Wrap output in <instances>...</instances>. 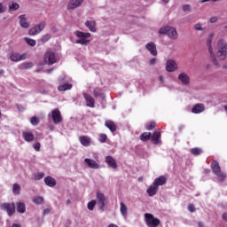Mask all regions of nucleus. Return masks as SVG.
<instances>
[{
	"label": "nucleus",
	"instance_id": "f257e3e1",
	"mask_svg": "<svg viewBox=\"0 0 227 227\" xmlns=\"http://www.w3.org/2000/svg\"><path fill=\"white\" fill-rule=\"evenodd\" d=\"M160 35H167L170 40H177L178 39V32H176V28L166 26L162 27L159 30Z\"/></svg>",
	"mask_w": 227,
	"mask_h": 227
},
{
	"label": "nucleus",
	"instance_id": "f03ea898",
	"mask_svg": "<svg viewBox=\"0 0 227 227\" xmlns=\"http://www.w3.org/2000/svg\"><path fill=\"white\" fill-rule=\"evenodd\" d=\"M74 35L79 38L75 41V43H79L80 45H88L90 43V40H88V38L91 36V34L76 31L74 32Z\"/></svg>",
	"mask_w": 227,
	"mask_h": 227
},
{
	"label": "nucleus",
	"instance_id": "7ed1b4c3",
	"mask_svg": "<svg viewBox=\"0 0 227 227\" xmlns=\"http://www.w3.org/2000/svg\"><path fill=\"white\" fill-rule=\"evenodd\" d=\"M212 40H214V33L209 34V36L207 41V45L208 47V52L210 54L211 61L215 67H219V62L215 59V54L214 53V49L212 48Z\"/></svg>",
	"mask_w": 227,
	"mask_h": 227
},
{
	"label": "nucleus",
	"instance_id": "20e7f679",
	"mask_svg": "<svg viewBox=\"0 0 227 227\" xmlns=\"http://www.w3.org/2000/svg\"><path fill=\"white\" fill-rule=\"evenodd\" d=\"M145 223L148 227H157L160 224V220L153 216V214L145 213Z\"/></svg>",
	"mask_w": 227,
	"mask_h": 227
},
{
	"label": "nucleus",
	"instance_id": "39448f33",
	"mask_svg": "<svg viewBox=\"0 0 227 227\" xmlns=\"http://www.w3.org/2000/svg\"><path fill=\"white\" fill-rule=\"evenodd\" d=\"M96 198L100 212H104L106 210V201L107 200L106 199V195H104V193L100 192H98L96 194Z\"/></svg>",
	"mask_w": 227,
	"mask_h": 227
},
{
	"label": "nucleus",
	"instance_id": "423d86ee",
	"mask_svg": "<svg viewBox=\"0 0 227 227\" xmlns=\"http://www.w3.org/2000/svg\"><path fill=\"white\" fill-rule=\"evenodd\" d=\"M1 210H4V212H7V215L12 217V215L15 214V203L5 202L1 205Z\"/></svg>",
	"mask_w": 227,
	"mask_h": 227
},
{
	"label": "nucleus",
	"instance_id": "0eeeda50",
	"mask_svg": "<svg viewBox=\"0 0 227 227\" xmlns=\"http://www.w3.org/2000/svg\"><path fill=\"white\" fill-rule=\"evenodd\" d=\"M45 29V22L43 21L39 23L38 25H35L34 27L30 28L28 31V35L30 36H36V35H39V33H42Z\"/></svg>",
	"mask_w": 227,
	"mask_h": 227
},
{
	"label": "nucleus",
	"instance_id": "6e6552de",
	"mask_svg": "<svg viewBox=\"0 0 227 227\" xmlns=\"http://www.w3.org/2000/svg\"><path fill=\"white\" fill-rule=\"evenodd\" d=\"M44 62L47 65H54V63H56L57 59H56V54H54L53 51H47L44 53Z\"/></svg>",
	"mask_w": 227,
	"mask_h": 227
},
{
	"label": "nucleus",
	"instance_id": "1a4fd4ad",
	"mask_svg": "<svg viewBox=\"0 0 227 227\" xmlns=\"http://www.w3.org/2000/svg\"><path fill=\"white\" fill-rule=\"evenodd\" d=\"M51 118L55 125H58L59 123H61V121H63V117L61 116V112L59 111V109H54L51 111Z\"/></svg>",
	"mask_w": 227,
	"mask_h": 227
},
{
	"label": "nucleus",
	"instance_id": "9d476101",
	"mask_svg": "<svg viewBox=\"0 0 227 227\" xmlns=\"http://www.w3.org/2000/svg\"><path fill=\"white\" fill-rule=\"evenodd\" d=\"M178 68V64L174 59H168L166 62V70L167 72H176Z\"/></svg>",
	"mask_w": 227,
	"mask_h": 227
},
{
	"label": "nucleus",
	"instance_id": "9b49d317",
	"mask_svg": "<svg viewBox=\"0 0 227 227\" xmlns=\"http://www.w3.org/2000/svg\"><path fill=\"white\" fill-rule=\"evenodd\" d=\"M178 80L182 82L184 86H189V84H191V78L189 77V74L185 73L179 74Z\"/></svg>",
	"mask_w": 227,
	"mask_h": 227
},
{
	"label": "nucleus",
	"instance_id": "f8f14e48",
	"mask_svg": "<svg viewBox=\"0 0 227 227\" xmlns=\"http://www.w3.org/2000/svg\"><path fill=\"white\" fill-rule=\"evenodd\" d=\"M84 3V0H71L67 6V10H75L76 8H79L81 4Z\"/></svg>",
	"mask_w": 227,
	"mask_h": 227
},
{
	"label": "nucleus",
	"instance_id": "ddd939ff",
	"mask_svg": "<svg viewBox=\"0 0 227 227\" xmlns=\"http://www.w3.org/2000/svg\"><path fill=\"white\" fill-rule=\"evenodd\" d=\"M106 163L107 164L108 168H111L112 169H118V163H116V160H114L113 156H106Z\"/></svg>",
	"mask_w": 227,
	"mask_h": 227
},
{
	"label": "nucleus",
	"instance_id": "4468645a",
	"mask_svg": "<svg viewBox=\"0 0 227 227\" xmlns=\"http://www.w3.org/2000/svg\"><path fill=\"white\" fill-rule=\"evenodd\" d=\"M84 162L90 169H98L100 168V165L92 159L85 158Z\"/></svg>",
	"mask_w": 227,
	"mask_h": 227
},
{
	"label": "nucleus",
	"instance_id": "2eb2a0df",
	"mask_svg": "<svg viewBox=\"0 0 227 227\" xmlns=\"http://www.w3.org/2000/svg\"><path fill=\"white\" fill-rule=\"evenodd\" d=\"M155 186L160 187L162 185H166L168 184V178L164 176H160L159 177L155 178L153 183Z\"/></svg>",
	"mask_w": 227,
	"mask_h": 227
},
{
	"label": "nucleus",
	"instance_id": "dca6fc26",
	"mask_svg": "<svg viewBox=\"0 0 227 227\" xmlns=\"http://www.w3.org/2000/svg\"><path fill=\"white\" fill-rule=\"evenodd\" d=\"M83 97L85 98L87 107H95V99L93 98V97H91V95L88 93H83Z\"/></svg>",
	"mask_w": 227,
	"mask_h": 227
},
{
	"label": "nucleus",
	"instance_id": "f3484780",
	"mask_svg": "<svg viewBox=\"0 0 227 227\" xmlns=\"http://www.w3.org/2000/svg\"><path fill=\"white\" fill-rule=\"evenodd\" d=\"M145 49L151 52L152 56H157V45L155 43L150 42L145 45Z\"/></svg>",
	"mask_w": 227,
	"mask_h": 227
},
{
	"label": "nucleus",
	"instance_id": "a211bd4d",
	"mask_svg": "<svg viewBox=\"0 0 227 227\" xmlns=\"http://www.w3.org/2000/svg\"><path fill=\"white\" fill-rule=\"evenodd\" d=\"M22 137L27 143L35 141V135L30 131H23Z\"/></svg>",
	"mask_w": 227,
	"mask_h": 227
},
{
	"label": "nucleus",
	"instance_id": "6ab92c4d",
	"mask_svg": "<svg viewBox=\"0 0 227 227\" xmlns=\"http://www.w3.org/2000/svg\"><path fill=\"white\" fill-rule=\"evenodd\" d=\"M19 19L20 27H23V29H27V27H29V23L27 22V18L26 17V15H20Z\"/></svg>",
	"mask_w": 227,
	"mask_h": 227
},
{
	"label": "nucleus",
	"instance_id": "aec40b11",
	"mask_svg": "<svg viewBox=\"0 0 227 227\" xmlns=\"http://www.w3.org/2000/svg\"><path fill=\"white\" fill-rule=\"evenodd\" d=\"M203 111H205V105L203 104H196L192 108V113H193V114H200V113H203Z\"/></svg>",
	"mask_w": 227,
	"mask_h": 227
},
{
	"label": "nucleus",
	"instance_id": "412c9836",
	"mask_svg": "<svg viewBox=\"0 0 227 227\" xmlns=\"http://www.w3.org/2000/svg\"><path fill=\"white\" fill-rule=\"evenodd\" d=\"M211 169L214 175H219V173H221V166H219V162L217 160L212 161Z\"/></svg>",
	"mask_w": 227,
	"mask_h": 227
},
{
	"label": "nucleus",
	"instance_id": "4be33fe9",
	"mask_svg": "<svg viewBox=\"0 0 227 227\" xmlns=\"http://www.w3.org/2000/svg\"><path fill=\"white\" fill-rule=\"evenodd\" d=\"M86 27H88L89 31H91V33H95L97 31V22L95 20H87L85 22Z\"/></svg>",
	"mask_w": 227,
	"mask_h": 227
},
{
	"label": "nucleus",
	"instance_id": "5701e85b",
	"mask_svg": "<svg viewBox=\"0 0 227 227\" xmlns=\"http://www.w3.org/2000/svg\"><path fill=\"white\" fill-rule=\"evenodd\" d=\"M157 191H159V187H157L153 183L152 185L149 186V188L147 189L146 192L148 194V196H150L151 198L155 196V194H157Z\"/></svg>",
	"mask_w": 227,
	"mask_h": 227
},
{
	"label": "nucleus",
	"instance_id": "b1692460",
	"mask_svg": "<svg viewBox=\"0 0 227 227\" xmlns=\"http://www.w3.org/2000/svg\"><path fill=\"white\" fill-rule=\"evenodd\" d=\"M79 141L81 143V145H82V146H90V145H91V138H90L89 137L86 136H82L79 137Z\"/></svg>",
	"mask_w": 227,
	"mask_h": 227
},
{
	"label": "nucleus",
	"instance_id": "393cba45",
	"mask_svg": "<svg viewBox=\"0 0 227 227\" xmlns=\"http://www.w3.org/2000/svg\"><path fill=\"white\" fill-rule=\"evenodd\" d=\"M44 184L45 185H48V187H56V179H54L52 176H47L44 178Z\"/></svg>",
	"mask_w": 227,
	"mask_h": 227
},
{
	"label": "nucleus",
	"instance_id": "a878e982",
	"mask_svg": "<svg viewBox=\"0 0 227 227\" xmlns=\"http://www.w3.org/2000/svg\"><path fill=\"white\" fill-rule=\"evenodd\" d=\"M16 210L19 214L26 213V204L24 202H17L16 203Z\"/></svg>",
	"mask_w": 227,
	"mask_h": 227
},
{
	"label": "nucleus",
	"instance_id": "bb28decb",
	"mask_svg": "<svg viewBox=\"0 0 227 227\" xmlns=\"http://www.w3.org/2000/svg\"><path fill=\"white\" fill-rule=\"evenodd\" d=\"M105 125L112 132H116V124L113 121H106Z\"/></svg>",
	"mask_w": 227,
	"mask_h": 227
},
{
	"label": "nucleus",
	"instance_id": "cd10ccee",
	"mask_svg": "<svg viewBox=\"0 0 227 227\" xmlns=\"http://www.w3.org/2000/svg\"><path fill=\"white\" fill-rule=\"evenodd\" d=\"M217 47H218V50H220V51H227L226 41H224V39L218 40Z\"/></svg>",
	"mask_w": 227,
	"mask_h": 227
},
{
	"label": "nucleus",
	"instance_id": "c85d7f7f",
	"mask_svg": "<svg viewBox=\"0 0 227 227\" xmlns=\"http://www.w3.org/2000/svg\"><path fill=\"white\" fill-rule=\"evenodd\" d=\"M151 137H152L151 132H144L140 135V141L146 143V141H150Z\"/></svg>",
	"mask_w": 227,
	"mask_h": 227
},
{
	"label": "nucleus",
	"instance_id": "c756f323",
	"mask_svg": "<svg viewBox=\"0 0 227 227\" xmlns=\"http://www.w3.org/2000/svg\"><path fill=\"white\" fill-rule=\"evenodd\" d=\"M152 141H154V145H159L160 139V132L155 131L153 136H151Z\"/></svg>",
	"mask_w": 227,
	"mask_h": 227
},
{
	"label": "nucleus",
	"instance_id": "7c9ffc66",
	"mask_svg": "<svg viewBox=\"0 0 227 227\" xmlns=\"http://www.w3.org/2000/svg\"><path fill=\"white\" fill-rule=\"evenodd\" d=\"M20 184L15 183L12 184V194H14V196H19L20 194Z\"/></svg>",
	"mask_w": 227,
	"mask_h": 227
},
{
	"label": "nucleus",
	"instance_id": "2f4dec72",
	"mask_svg": "<svg viewBox=\"0 0 227 227\" xmlns=\"http://www.w3.org/2000/svg\"><path fill=\"white\" fill-rule=\"evenodd\" d=\"M58 90L59 91H68L69 90H72V84L65 83L62 85H59Z\"/></svg>",
	"mask_w": 227,
	"mask_h": 227
},
{
	"label": "nucleus",
	"instance_id": "473e14b6",
	"mask_svg": "<svg viewBox=\"0 0 227 227\" xmlns=\"http://www.w3.org/2000/svg\"><path fill=\"white\" fill-rule=\"evenodd\" d=\"M120 205H121L120 210H121V215H123V217H127L128 210H129V208L127 207V205H125V203L123 202H121Z\"/></svg>",
	"mask_w": 227,
	"mask_h": 227
},
{
	"label": "nucleus",
	"instance_id": "72a5a7b5",
	"mask_svg": "<svg viewBox=\"0 0 227 227\" xmlns=\"http://www.w3.org/2000/svg\"><path fill=\"white\" fill-rule=\"evenodd\" d=\"M217 56H218V58H220L222 59V61H224V59H226L227 51L218 50Z\"/></svg>",
	"mask_w": 227,
	"mask_h": 227
},
{
	"label": "nucleus",
	"instance_id": "f704fd0d",
	"mask_svg": "<svg viewBox=\"0 0 227 227\" xmlns=\"http://www.w3.org/2000/svg\"><path fill=\"white\" fill-rule=\"evenodd\" d=\"M191 153L195 156L201 155V153H203V150H201V148L199 147H194L191 149Z\"/></svg>",
	"mask_w": 227,
	"mask_h": 227
},
{
	"label": "nucleus",
	"instance_id": "c9c22d12",
	"mask_svg": "<svg viewBox=\"0 0 227 227\" xmlns=\"http://www.w3.org/2000/svg\"><path fill=\"white\" fill-rule=\"evenodd\" d=\"M20 8V5L17 3L9 4V12H17Z\"/></svg>",
	"mask_w": 227,
	"mask_h": 227
},
{
	"label": "nucleus",
	"instance_id": "e433bc0d",
	"mask_svg": "<svg viewBox=\"0 0 227 227\" xmlns=\"http://www.w3.org/2000/svg\"><path fill=\"white\" fill-rule=\"evenodd\" d=\"M24 40L26 43H27V45H29L30 47H35V45H36V41L34 39H31L29 37H24Z\"/></svg>",
	"mask_w": 227,
	"mask_h": 227
},
{
	"label": "nucleus",
	"instance_id": "4c0bfd02",
	"mask_svg": "<svg viewBox=\"0 0 227 227\" xmlns=\"http://www.w3.org/2000/svg\"><path fill=\"white\" fill-rule=\"evenodd\" d=\"M215 176H217V178L221 181V182H224L227 178V175L226 173L223 172H219L218 174H215Z\"/></svg>",
	"mask_w": 227,
	"mask_h": 227
},
{
	"label": "nucleus",
	"instance_id": "58836bf2",
	"mask_svg": "<svg viewBox=\"0 0 227 227\" xmlns=\"http://www.w3.org/2000/svg\"><path fill=\"white\" fill-rule=\"evenodd\" d=\"M33 202L35 205H42L43 203V197H40V196L35 197L33 199Z\"/></svg>",
	"mask_w": 227,
	"mask_h": 227
},
{
	"label": "nucleus",
	"instance_id": "ea45409f",
	"mask_svg": "<svg viewBox=\"0 0 227 227\" xmlns=\"http://www.w3.org/2000/svg\"><path fill=\"white\" fill-rule=\"evenodd\" d=\"M30 123L34 127H36V125H38V123H40V119L38 117H36V116H33L30 119Z\"/></svg>",
	"mask_w": 227,
	"mask_h": 227
},
{
	"label": "nucleus",
	"instance_id": "a19ab883",
	"mask_svg": "<svg viewBox=\"0 0 227 227\" xmlns=\"http://www.w3.org/2000/svg\"><path fill=\"white\" fill-rule=\"evenodd\" d=\"M95 205H97V200H93L90 201L87 205L88 210H93V208H95Z\"/></svg>",
	"mask_w": 227,
	"mask_h": 227
},
{
	"label": "nucleus",
	"instance_id": "79ce46f5",
	"mask_svg": "<svg viewBox=\"0 0 227 227\" xmlns=\"http://www.w3.org/2000/svg\"><path fill=\"white\" fill-rule=\"evenodd\" d=\"M51 34L43 35L41 37V42H42L43 43H47L48 41L51 40Z\"/></svg>",
	"mask_w": 227,
	"mask_h": 227
},
{
	"label": "nucleus",
	"instance_id": "37998d69",
	"mask_svg": "<svg viewBox=\"0 0 227 227\" xmlns=\"http://www.w3.org/2000/svg\"><path fill=\"white\" fill-rule=\"evenodd\" d=\"M21 67L24 70H28L29 68H33V63L32 62H25L21 65Z\"/></svg>",
	"mask_w": 227,
	"mask_h": 227
},
{
	"label": "nucleus",
	"instance_id": "c03bdc74",
	"mask_svg": "<svg viewBox=\"0 0 227 227\" xmlns=\"http://www.w3.org/2000/svg\"><path fill=\"white\" fill-rule=\"evenodd\" d=\"M11 60H12L14 62L20 61V54L19 53H12V54H11Z\"/></svg>",
	"mask_w": 227,
	"mask_h": 227
},
{
	"label": "nucleus",
	"instance_id": "a18cd8bd",
	"mask_svg": "<svg viewBox=\"0 0 227 227\" xmlns=\"http://www.w3.org/2000/svg\"><path fill=\"white\" fill-rule=\"evenodd\" d=\"M99 143H106L107 141V135L106 134H100L98 137Z\"/></svg>",
	"mask_w": 227,
	"mask_h": 227
},
{
	"label": "nucleus",
	"instance_id": "49530a36",
	"mask_svg": "<svg viewBox=\"0 0 227 227\" xmlns=\"http://www.w3.org/2000/svg\"><path fill=\"white\" fill-rule=\"evenodd\" d=\"M45 174L43 172H39L36 175H35V180H42Z\"/></svg>",
	"mask_w": 227,
	"mask_h": 227
},
{
	"label": "nucleus",
	"instance_id": "de8ad7c7",
	"mask_svg": "<svg viewBox=\"0 0 227 227\" xmlns=\"http://www.w3.org/2000/svg\"><path fill=\"white\" fill-rule=\"evenodd\" d=\"M154 127H155V122H150L149 124H146L145 129L147 130H153Z\"/></svg>",
	"mask_w": 227,
	"mask_h": 227
},
{
	"label": "nucleus",
	"instance_id": "09e8293b",
	"mask_svg": "<svg viewBox=\"0 0 227 227\" xmlns=\"http://www.w3.org/2000/svg\"><path fill=\"white\" fill-rule=\"evenodd\" d=\"M41 146L42 145L39 142H36L35 144L33 145V148L35 150V152H40Z\"/></svg>",
	"mask_w": 227,
	"mask_h": 227
},
{
	"label": "nucleus",
	"instance_id": "8fccbe9b",
	"mask_svg": "<svg viewBox=\"0 0 227 227\" xmlns=\"http://www.w3.org/2000/svg\"><path fill=\"white\" fill-rule=\"evenodd\" d=\"M193 29H195V31H203V28L201 27V24L197 23L193 26Z\"/></svg>",
	"mask_w": 227,
	"mask_h": 227
},
{
	"label": "nucleus",
	"instance_id": "3c124183",
	"mask_svg": "<svg viewBox=\"0 0 227 227\" xmlns=\"http://www.w3.org/2000/svg\"><path fill=\"white\" fill-rule=\"evenodd\" d=\"M188 210L189 212H196V207H194V204H189L188 205Z\"/></svg>",
	"mask_w": 227,
	"mask_h": 227
},
{
	"label": "nucleus",
	"instance_id": "603ef678",
	"mask_svg": "<svg viewBox=\"0 0 227 227\" xmlns=\"http://www.w3.org/2000/svg\"><path fill=\"white\" fill-rule=\"evenodd\" d=\"M183 12H191V5L189 4L183 5Z\"/></svg>",
	"mask_w": 227,
	"mask_h": 227
},
{
	"label": "nucleus",
	"instance_id": "864d4df0",
	"mask_svg": "<svg viewBox=\"0 0 227 227\" xmlns=\"http://www.w3.org/2000/svg\"><path fill=\"white\" fill-rule=\"evenodd\" d=\"M217 20H219V18H217L215 16L209 19V22L211 24H215V22H217Z\"/></svg>",
	"mask_w": 227,
	"mask_h": 227
},
{
	"label": "nucleus",
	"instance_id": "5fc2aeb1",
	"mask_svg": "<svg viewBox=\"0 0 227 227\" xmlns=\"http://www.w3.org/2000/svg\"><path fill=\"white\" fill-rule=\"evenodd\" d=\"M51 214V208H45L43 212V215H49Z\"/></svg>",
	"mask_w": 227,
	"mask_h": 227
},
{
	"label": "nucleus",
	"instance_id": "6e6d98bb",
	"mask_svg": "<svg viewBox=\"0 0 227 227\" xmlns=\"http://www.w3.org/2000/svg\"><path fill=\"white\" fill-rule=\"evenodd\" d=\"M6 12V9L3 6V4L0 3V13H4Z\"/></svg>",
	"mask_w": 227,
	"mask_h": 227
},
{
	"label": "nucleus",
	"instance_id": "4d7b16f0",
	"mask_svg": "<svg viewBox=\"0 0 227 227\" xmlns=\"http://www.w3.org/2000/svg\"><path fill=\"white\" fill-rule=\"evenodd\" d=\"M94 97H99L100 93L98 92V89H94Z\"/></svg>",
	"mask_w": 227,
	"mask_h": 227
},
{
	"label": "nucleus",
	"instance_id": "13d9d810",
	"mask_svg": "<svg viewBox=\"0 0 227 227\" xmlns=\"http://www.w3.org/2000/svg\"><path fill=\"white\" fill-rule=\"evenodd\" d=\"M24 59H26V54L25 53L20 55V61H24Z\"/></svg>",
	"mask_w": 227,
	"mask_h": 227
},
{
	"label": "nucleus",
	"instance_id": "bf43d9fd",
	"mask_svg": "<svg viewBox=\"0 0 227 227\" xmlns=\"http://www.w3.org/2000/svg\"><path fill=\"white\" fill-rule=\"evenodd\" d=\"M150 65H155V63H157V59L153 58L150 60Z\"/></svg>",
	"mask_w": 227,
	"mask_h": 227
},
{
	"label": "nucleus",
	"instance_id": "052dcab7",
	"mask_svg": "<svg viewBox=\"0 0 227 227\" xmlns=\"http://www.w3.org/2000/svg\"><path fill=\"white\" fill-rule=\"evenodd\" d=\"M222 217H223V220L227 223V213H223Z\"/></svg>",
	"mask_w": 227,
	"mask_h": 227
},
{
	"label": "nucleus",
	"instance_id": "680f3d73",
	"mask_svg": "<svg viewBox=\"0 0 227 227\" xmlns=\"http://www.w3.org/2000/svg\"><path fill=\"white\" fill-rule=\"evenodd\" d=\"M100 98H102L103 100H106V94L105 93H99Z\"/></svg>",
	"mask_w": 227,
	"mask_h": 227
},
{
	"label": "nucleus",
	"instance_id": "e2e57ef3",
	"mask_svg": "<svg viewBox=\"0 0 227 227\" xmlns=\"http://www.w3.org/2000/svg\"><path fill=\"white\" fill-rule=\"evenodd\" d=\"M17 107H18L19 111H21V112L24 111V107L22 106L18 105Z\"/></svg>",
	"mask_w": 227,
	"mask_h": 227
},
{
	"label": "nucleus",
	"instance_id": "0e129e2a",
	"mask_svg": "<svg viewBox=\"0 0 227 227\" xmlns=\"http://www.w3.org/2000/svg\"><path fill=\"white\" fill-rule=\"evenodd\" d=\"M199 227H205V223H203V222H199Z\"/></svg>",
	"mask_w": 227,
	"mask_h": 227
},
{
	"label": "nucleus",
	"instance_id": "69168bd1",
	"mask_svg": "<svg viewBox=\"0 0 227 227\" xmlns=\"http://www.w3.org/2000/svg\"><path fill=\"white\" fill-rule=\"evenodd\" d=\"M108 227H118V225H116V224H114V223H110V224L108 225Z\"/></svg>",
	"mask_w": 227,
	"mask_h": 227
},
{
	"label": "nucleus",
	"instance_id": "338daca9",
	"mask_svg": "<svg viewBox=\"0 0 227 227\" xmlns=\"http://www.w3.org/2000/svg\"><path fill=\"white\" fill-rule=\"evenodd\" d=\"M53 70H54V68H51V69H47L46 72H47L48 74H51Z\"/></svg>",
	"mask_w": 227,
	"mask_h": 227
},
{
	"label": "nucleus",
	"instance_id": "774afa93",
	"mask_svg": "<svg viewBox=\"0 0 227 227\" xmlns=\"http://www.w3.org/2000/svg\"><path fill=\"white\" fill-rule=\"evenodd\" d=\"M12 227H20V224H19V223H13Z\"/></svg>",
	"mask_w": 227,
	"mask_h": 227
}]
</instances>
